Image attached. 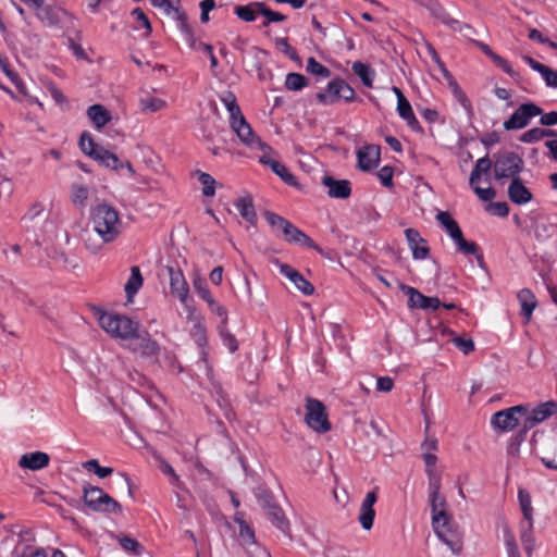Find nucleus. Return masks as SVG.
<instances>
[{
    "mask_svg": "<svg viewBox=\"0 0 557 557\" xmlns=\"http://www.w3.org/2000/svg\"><path fill=\"white\" fill-rule=\"evenodd\" d=\"M441 483L428 484L429 504L432 512V525L434 532L454 554H459L462 549V533L455 525L451 517L447 512V502L441 494Z\"/></svg>",
    "mask_w": 557,
    "mask_h": 557,
    "instance_id": "obj_1",
    "label": "nucleus"
},
{
    "mask_svg": "<svg viewBox=\"0 0 557 557\" xmlns=\"http://www.w3.org/2000/svg\"><path fill=\"white\" fill-rule=\"evenodd\" d=\"M94 232L85 231V247L92 253L99 252L106 244L114 242L122 231L119 212L110 205L101 203L91 211Z\"/></svg>",
    "mask_w": 557,
    "mask_h": 557,
    "instance_id": "obj_2",
    "label": "nucleus"
},
{
    "mask_svg": "<svg viewBox=\"0 0 557 557\" xmlns=\"http://www.w3.org/2000/svg\"><path fill=\"white\" fill-rule=\"evenodd\" d=\"M221 101L230 113L231 128L239 140L249 148L257 146L262 149L268 148V145L255 134L251 126L246 121L237 104L235 95L232 91H226L221 96Z\"/></svg>",
    "mask_w": 557,
    "mask_h": 557,
    "instance_id": "obj_3",
    "label": "nucleus"
},
{
    "mask_svg": "<svg viewBox=\"0 0 557 557\" xmlns=\"http://www.w3.org/2000/svg\"><path fill=\"white\" fill-rule=\"evenodd\" d=\"M98 322L101 329L111 337L122 341H129L136 336V332L139 330L138 322L126 315L112 312L100 311Z\"/></svg>",
    "mask_w": 557,
    "mask_h": 557,
    "instance_id": "obj_4",
    "label": "nucleus"
},
{
    "mask_svg": "<svg viewBox=\"0 0 557 557\" xmlns=\"http://www.w3.org/2000/svg\"><path fill=\"white\" fill-rule=\"evenodd\" d=\"M436 220L454 240L458 251L463 255H474L480 263L483 262V255L481 253L479 246L474 242H467L465 239L461 228L449 212L440 211L436 214Z\"/></svg>",
    "mask_w": 557,
    "mask_h": 557,
    "instance_id": "obj_5",
    "label": "nucleus"
},
{
    "mask_svg": "<svg viewBox=\"0 0 557 557\" xmlns=\"http://www.w3.org/2000/svg\"><path fill=\"white\" fill-rule=\"evenodd\" d=\"M79 148L85 154L92 158L100 165L107 169L116 171L120 168H123V162L119 157L96 144L89 133H83L81 135Z\"/></svg>",
    "mask_w": 557,
    "mask_h": 557,
    "instance_id": "obj_6",
    "label": "nucleus"
},
{
    "mask_svg": "<svg viewBox=\"0 0 557 557\" xmlns=\"http://www.w3.org/2000/svg\"><path fill=\"white\" fill-rule=\"evenodd\" d=\"M84 504L96 512H121L122 506L98 486L85 484L83 486Z\"/></svg>",
    "mask_w": 557,
    "mask_h": 557,
    "instance_id": "obj_7",
    "label": "nucleus"
},
{
    "mask_svg": "<svg viewBox=\"0 0 557 557\" xmlns=\"http://www.w3.org/2000/svg\"><path fill=\"white\" fill-rule=\"evenodd\" d=\"M524 168L523 159L512 151L499 152L495 157L493 164L494 177L500 180L519 178V174Z\"/></svg>",
    "mask_w": 557,
    "mask_h": 557,
    "instance_id": "obj_8",
    "label": "nucleus"
},
{
    "mask_svg": "<svg viewBox=\"0 0 557 557\" xmlns=\"http://www.w3.org/2000/svg\"><path fill=\"white\" fill-rule=\"evenodd\" d=\"M305 408V421L311 430L318 433H326L331 430L325 406L320 400L307 397Z\"/></svg>",
    "mask_w": 557,
    "mask_h": 557,
    "instance_id": "obj_9",
    "label": "nucleus"
},
{
    "mask_svg": "<svg viewBox=\"0 0 557 557\" xmlns=\"http://www.w3.org/2000/svg\"><path fill=\"white\" fill-rule=\"evenodd\" d=\"M356 92L354 88L344 79L335 78L327 84V89L324 92L318 94V99L324 104H332L335 101L343 99L350 102L355 99Z\"/></svg>",
    "mask_w": 557,
    "mask_h": 557,
    "instance_id": "obj_10",
    "label": "nucleus"
},
{
    "mask_svg": "<svg viewBox=\"0 0 557 557\" xmlns=\"http://www.w3.org/2000/svg\"><path fill=\"white\" fill-rule=\"evenodd\" d=\"M528 406L517 405L495 412L491 418L492 426L499 432L512 431L519 424V414L527 413Z\"/></svg>",
    "mask_w": 557,
    "mask_h": 557,
    "instance_id": "obj_11",
    "label": "nucleus"
},
{
    "mask_svg": "<svg viewBox=\"0 0 557 557\" xmlns=\"http://www.w3.org/2000/svg\"><path fill=\"white\" fill-rule=\"evenodd\" d=\"M426 49H428V52L431 55L432 60L438 65L442 73L447 78L448 86H449L454 97L456 98V100L466 110L468 115H472L473 110H472V106H471L469 98L466 96V94L460 88L458 83L454 79L451 74L447 71V69L445 67L444 63L441 61V58H440L438 53L436 52V50L434 49V47L430 44H426Z\"/></svg>",
    "mask_w": 557,
    "mask_h": 557,
    "instance_id": "obj_12",
    "label": "nucleus"
},
{
    "mask_svg": "<svg viewBox=\"0 0 557 557\" xmlns=\"http://www.w3.org/2000/svg\"><path fill=\"white\" fill-rule=\"evenodd\" d=\"M542 114V109L533 102L520 104L516 111L504 122L506 131L522 129L529 125L531 119Z\"/></svg>",
    "mask_w": 557,
    "mask_h": 557,
    "instance_id": "obj_13",
    "label": "nucleus"
},
{
    "mask_svg": "<svg viewBox=\"0 0 557 557\" xmlns=\"http://www.w3.org/2000/svg\"><path fill=\"white\" fill-rule=\"evenodd\" d=\"M129 341L131 343L127 345L129 350L140 354L141 357L157 360L160 352V346L150 337L147 331L140 332L138 330L136 332V336Z\"/></svg>",
    "mask_w": 557,
    "mask_h": 557,
    "instance_id": "obj_14",
    "label": "nucleus"
},
{
    "mask_svg": "<svg viewBox=\"0 0 557 557\" xmlns=\"http://www.w3.org/2000/svg\"><path fill=\"white\" fill-rule=\"evenodd\" d=\"M377 500V495L374 491L368 492L360 505L358 521L361 528L369 531L373 527L375 510L374 505Z\"/></svg>",
    "mask_w": 557,
    "mask_h": 557,
    "instance_id": "obj_15",
    "label": "nucleus"
},
{
    "mask_svg": "<svg viewBox=\"0 0 557 557\" xmlns=\"http://www.w3.org/2000/svg\"><path fill=\"white\" fill-rule=\"evenodd\" d=\"M170 276V288L172 295L176 296L183 305H186L189 296V287L183 272L180 269L168 267Z\"/></svg>",
    "mask_w": 557,
    "mask_h": 557,
    "instance_id": "obj_16",
    "label": "nucleus"
},
{
    "mask_svg": "<svg viewBox=\"0 0 557 557\" xmlns=\"http://www.w3.org/2000/svg\"><path fill=\"white\" fill-rule=\"evenodd\" d=\"M35 16L46 26H57L61 22V14H67L66 11L46 4L45 0L40 1V5L34 9Z\"/></svg>",
    "mask_w": 557,
    "mask_h": 557,
    "instance_id": "obj_17",
    "label": "nucleus"
},
{
    "mask_svg": "<svg viewBox=\"0 0 557 557\" xmlns=\"http://www.w3.org/2000/svg\"><path fill=\"white\" fill-rule=\"evenodd\" d=\"M283 236L287 243L296 244L302 247L311 248L321 251L319 246L301 230L292 224L289 221L283 228Z\"/></svg>",
    "mask_w": 557,
    "mask_h": 557,
    "instance_id": "obj_18",
    "label": "nucleus"
},
{
    "mask_svg": "<svg viewBox=\"0 0 557 557\" xmlns=\"http://www.w3.org/2000/svg\"><path fill=\"white\" fill-rule=\"evenodd\" d=\"M405 236L412 252V257L418 260L426 259L430 249L426 245V240L421 237L420 233L414 228H407L405 230Z\"/></svg>",
    "mask_w": 557,
    "mask_h": 557,
    "instance_id": "obj_19",
    "label": "nucleus"
},
{
    "mask_svg": "<svg viewBox=\"0 0 557 557\" xmlns=\"http://www.w3.org/2000/svg\"><path fill=\"white\" fill-rule=\"evenodd\" d=\"M381 150L379 146H364L357 152L358 168L362 171H371L379 165Z\"/></svg>",
    "mask_w": 557,
    "mask_h": 557,
    "instance_id": "obj_20",
    "label": "nucleus"
},
{
    "mask_svg": "<svg viewBox=\"0 0 557 557\" xmlns=\"http://www.w3.org/2000/svg\"><path fill=\"white\" fill-rule=\"evenodd\" d=\"M322 184L327 188L331 198L347 199L351 194V185L347 180H335L332 176H324Z\"/></svg>",
    "mask_w": 557,
    "mask_h": 557,
    "instance_id": "obj_21",
    "label": "nucleus"
},
{
    "mask_svg": "<svg viewBox=\"0 0 557 557\" xmlns=\"http://www.w3.org/2000/svg\"><path fill=\"white\" fill-rule=\"evenodd\" d=\"M168 16L172 17L176 21L177 26L182 34L185 36L187 42L191 46H196V38L194 36L193 29L187 21V14L181 8V1L175 0V5L171 12H168Z\"/></svg>",
    "mask_w": 557,
    "mask_h": 557,
    "instance_id": "obj_22",
    "label": "nucleus"
},
{
    "mask_svg": "<svg viewBox=\"0 0 557 557\" xmlns=\"http://www.w3.org/2000/svg\"><path fill=\"white\" fill-rule=\"evenodd\" d=\"M50 457L44 451L26 453L21 456L18 466L22 469L38 471L49 466Z\"/></svg>",
    "mask_w": 557,
    "mask_h": 557,
    "instance_id": "obj_23",
    "label": "nucleus"
},
{
    "mask_svg": "<svg viewBox=\"0 0 557 557\" xmlns=\"http://www.w3.org/2000/svg\"><path fill=\"white\" fill-rule=\"evenodd\" d=\"M517 299L520 305V314L522 315L523 323L528 324L532 319L533 311L537 307L536 297L531 289L523 288L518 292Z\"/></svg>",
    "mask_w": 557,
    "mask_h": 557,
    "instance_id": "obj_24",
    "label": "nucleus"
},
{
    "mask_svg": "<svg viewBox=\"0 0 557 557\" xmlns=\"http://www.w3.org/2000/svg\"><path fill=\"white\" fill-rule=\"evenodd\" d=\"M280 271L283 275H285L289 281L294 283L296 288L300 290L305 295H312L314 292L313 285L307 281L297 270L293 269L290 265L282 263L280 264Z\"/></svg>",
    "mask_w": 557,
    "mask_h": 557,
    "instance_id": "obj_25",
    "label": "nucleus"
},
{
    "mask_svg": "<svg viewBox=\"0 0 557 557\" xmlns=\"http://www.w3.org/2000/svg\"><path fill=\"white\" fill-rule=\"evenodd\" d=\"M139 110L143 113H156L166 109L168 103L164 99L154 96L153 94L141 90L138 98Z\"/></svg>",
    "mask_w": 557,
    "mask_h": 557,
    "instance_id": "obj_26",
    "label": "nucleus"
},
{
    "mask_svg": "<svg viewBox=\"0 0 557 557\" xmlns=\"http://www.w3.org/2000/svg\"><path fill=\"white\" fill-rule=\"evenodd\" d=\"M507 193L510 201L519 206L530 202L533 198L532 193L527 188L520 177L511 181Z\"/></svg>",
    "mask_w": 557,
    "mask_h": 557,
    "instance_id": "obj_27",
    "label": "nucleus"
},
{
    "mask_svg": "<svg viewBox=\"0 0 557 557\" xmlns=\"http://www.w3.org/2000/svg\"><path fill=\"white\" fill-rule=\"evenodd\" d=\"M397 112L399 116L406 121L407 125L413 131H422L419 121L417 120L411 104L407 100V98L400 99L397 101Z\"/></svg>",
    "mask_w": 557,
    "mask_h": 557,
    "instance_id": "obj_28",
    "label": "nucleus"
},
{
    "mask_svg": "<svg viewBox=\"0 0 557 557\" xmlns=\"http://www.w3.org/2000/svg\"><path fill=\"white\" fill-rule=\"evenodd\" d=\"M87 116L96 128L103 127L111 120L110 112L102 104H92L87 109Z\"/></svg>",
    "mask_w": 557,
    "mask_h": 557,
    "instance_id": "obj_29",
    "label": "nucleus"
},
{
    "mask_svg": "<svg viewBox=\"0 0 557 557\" xmlns=\"http://www.w3.org/2000/svg\"><path fill=\"white\" fill-rule=\"evenodd\" d=\"M235 207L248 223L255 224L257 220V214L255 211L253 202L251 196H243L238 198L235 202Z\"/></svg>",
    "mask_w": 557,
    "mask_h": 557,
    "instance_id": "obj_30",
    "label": "nucleus"
},
{
    "mask_svg": "<svg viewBox=\"0 0 557 557\" xmlns=\"http://www.w3.org/2000/svg\"><path fill=\"white\" fill-rule=\"evenodd\" d=\"M425 463V472L428 475V484L441 483L442 471L436 468L437 457L433 453L422 454Z\"/></svg>",
    "mask_w": 557,
    "mask_h": 557,
    "instance_id": "obj_31",
    "label": "nucleus"
},
{
    "mask_svg": "<svg viewBox=\"0 0 557 557\" xmlns=\"http://www.w3.org/2000/svg\"><path fill=\"white\" fill-rule=\"evenodd\" d=\"M518 499H519V505H520L524 521H528V529H532L533 528V507H532L531 495L525 490L519 488Z\"/></svg>",
    "mask_w": 557,
    "mask_h": 557,
    "instance_id": "obj_32",
    "label": "nucleus"
},
{
    "mask_svg": "<svg viewBox=\"0 0 557 557\" xmlns=\"http://www.w3.org/2000/svg\"><path fill=\"white\" fill-rule=\"evenodd\" d=\"M143 286V276L138 267H132L131 276L128 277L124 290L131 300Z\"/></svg>",
    "mask_w": 557,
    "mask_h": 557,
    "instance_id": "obj_33",
    "label": "nucleus"
},
{
    "mask_svg": "<svg viewBox=\"0 0 557 557\" xmlns=\"http://www.w3.org/2000/svg\"><path fill=\"white\" fill-rule=\"evenodd\" d=\"M351 69L366 87L371 88L373 86L375 72L369 65L361 61H356L352 63Z\"/></svg>",
    "mask_w": 557,
    "mask_h": 557,
    "instance_id": "obj_34",
    "label": "nucleus"
},
{
    "mask_svg": "<svg viewBox=\"0 0 557 557\" xmlns=\"http://www.w3.org/2000/svg\"><path fill=\"white\" fill-rule=\"evenodd\" d=\"M557 411V404L554 401H546L530 410L533 416V421L541 423Z\"/></svg>",
    "mask_w": 557,
    "mask_h": 557,
    "instance_id": "obj_35",
    "label": "nucleus"
},
{
    "mask_svg": "<svg viewBox=\"0 0 557 557\" xmlns=\"http://www.w3.org/2000/svg\"><path fill=\"white\" fill-rule=\"evenodd\" d=\"M492 169V161L487 156L476 160L473 170L471 171L469 183L470 185L476 184L483 174H488Z\"/></svg>",
    "mask_w": 557,
    "mask_h": 557,
    "instance_id": "obj_36",
    "label": "nucleus"
},
{
    "mask_svg": "<svg viewBox=\"0 0 557 557\" xmlns=\"http://www.w3.org/2000/svg\"><path fill=\"white\" fill-rule=\"evenodd\" d=\"M252 5H255L259 14L267 18V21L263 23V26H268L270 23H277L286 20V15L269 9L263 2H252Z\"/></svg>",
    "mask_w": 557,
    "mask_h": 557,
    "instance_id": "obj_37",
    "label": "nucleus"
},
{
    "mask_svg": "<svg viewBox=\"0 0 557 557\" xmlns=\"http://www.w3.org/2000/svg\"><path fill=\"white\" fill-rule=\"evenodd\" d=\"M89 197V189L87 186L74 183L71 186V200L76 207H85Z\"/></svg>",
    "mask_w": 557,
    "mask_h": 557,
    "instance_id": "obj_38",
    "label": "nucleus"
},
{
    "mask_svg": "<svg viewBox=\"0 0 557 557\" xmlns=\"http://www.w3.org/2000/svg\"><path fill=\"white\" fill-rule=\"evenodd\" d=\"M398 287L408 296V307L409 308H421V305L425 298L423 294H421L414 287L408 286L404 283H398Z\"/></svg>",
    "mask_w": 557,
    "mask_h": 557,
    "instance_id": "obj_39",
    "label": "nucleus"
},
{
    "mask_svg": "<svg viewBox=\"0 0 557 557\" xmlns=\"http://www.w3.org/2000/svg\"><path fill=\"white\" fill-rule=\"evenodd\" d=\"M535 236L539 240L545 242L557 235V224L547 221H539L535 225Z\"/></svg>",
    "mask_w": 557,
    "mask_h": 557,
    "instance_id": "obj_40",
    "label": "nucleus"
},
{
    "mask_svg": "<svg viewBox=\"0 0 557 557\" xmlns=\"http://www.w3.org/2000/svg\"><path fill=\"white\" fill-rule=\"evenodd\" d=\"M267 515L277 529L284 533L288 531V522L285 519L282 509L277 505L270 506V509L267 510Z\"/></svg>",
    "mask_w": 557,
    "mask_h": 557,
    "instance_id": "obj_41",
    "label": "nucleus"
},
{
    "mask_svg": "<svg viewBox=\"0 0 557 557\" xmlns=\"http://www.w3.org/2000/svg\"><path fill=\"white\" fill-rule=\"evenodd\" d=\"M83 468L87 471H92L100 479H104L113 473V468L101 467L97 459L85 461Z\"/></svg>",
    "mask_w": 557,
    "mask_h": 557,
    "instance_id": "obj_42",
    "label": "nucleus"
},
{
    "mask_svg": "<svg viewBox=\"0 0 557 557\" xmlns=\"http://www.w3.org/2000/svg\"><path fill=\"white\" fill-rule=\"evenodd\" d=\"M307 85V78L299 73H289L286 75L285 86L288 90H300Z\"/></svg>",
    "mask_w": 557,
    "mask_h": 557,
    "instance_id": "obj_43",
    "label": "nucleus"
},
{
    "mask_svg": "<svg viewBox=\"0 0 557 557\" xmlns=\"http://www.w3.org/2000/svg\"><path fill=\"white\" fill-rule=\"evenodd\" d=\"M277 176L281 177V180L290 185V186H297V180L296 177L288 171V169L283 165L282 163H273L271 169Z\"/></svg>",
    "mask_w": 557,
    "mask_h": 557,
    "instance_id": "obj_44",
    "label": "nucleus"
},
{
    "mask_svg": "<svg viewBox=\"0 0 557 557\" xmlns=\"http://www.w3.org/2000/svg\"><path fill=\"white\" fill-rule=\"evenodd\" d=\"M199 182L202 185V194L206 197H212L215 194V180L209 174L205 172H199Z\"/></svg>",
    "mask_w": 557,
    "mask_h": 557,
    "instance_id": "obj_45",
    "label": "nucleus"
},
{
    "mask_svg": "<svg viewBox=\"0 0 557 557\" xmlns=\"http://www.w3.org/2000/svg\"><path fill=\"white\" fill-rule=\"evenodd\" d=\"M307 71L313 75H318L321 77H329L331 74V71L326 66L318 62L313 57L308 59Z\"/></svg>",
    "mask_w": 557,
    "mask_h": 557,
    "instance_id": "obj_46",
    "label": "nucleus"
},
{
    "mask_svg": "<svg viewBox=\"0 0 557 557\" xmlns=\"http://www.w3.org/2000/svg\"><path fill=\"white\" fill-rule=\"evenodd\" d=\"M117 541L124 550H126L128 553H133L135 555L140 554L141 545L139 544V542L137 540L129 537V536H120V537H117Z\"/></svg>",
    "mask_w": 557,
    "mask_h": 557,
    "instance_id": "obj_47",
    "label": "nucleus"
},
{
    "mask_svg": "<svg viewBox=\"0 0 557 557\" xmlns=\"http://www.w3.org/2000/svg\"><path fill=\"white\" fill-rule=\"evenodd\" d=\"M257 10L252 3L248 5H239L235 9V14L245 22H253L256 20Z\"/></svg>",
    "mask_w": 557,
    "mask_h": 557,
    "instance_id": "obj_48",
    "label": "nucleus"
},
{
    "mask_svg": "<svg viewBox=\"0 0 557 557\" xmlns=\"http://www.w3.org/2000/svg\"><path fill=\"white\" fill-rule=\"evenodd\" d=\"M193 286H194V289L195 292L199 295V297H201L206 302H208L209 300H211L213 297L207 286V283L203 278L201 277H196L194 281H193Z\"/></svg>",
    "mask_w": 557,
    "mask_h": 557,
    "instance_id": "obj_49",
    "label": "nucleus"
},
{
    "mask_svg": "<svg viewBox=\"0 0 557 557\" xmlns=\"http://www.w3.org/2000/svg\"><path fill=\"white\" fill-rule=\"evenodd\" d=\"M532 529H528V521L521 523V542L523 544V547L528 554L532 553L533 546H534V540L531 534Z\"/></svg>",
    "mask_w": 557,
    "mask_h": 557,
    "instance_id": "obj_50",
    "label": "nucleus"
},
{
    "mask_svg": "<svg viewBox=\"0 0 557 557\" xmlns=\"http://www.w3.org/2000/svg\"><path fill=\"white\" fill-rule=\"evenodd\" d=\"M519 416L523 417V421H522V428H521V430L518 433L516 438L519 440V441H523L527 432L529 430H531L532 428H534L537 424V422L533 421V416L531 414L529 408H528L527 413H522V414H519Z\"/></svg>",
    "mask_w": 557,
    "mask_h": 557,
    "instance_id": "obj_51",
    "label": "nucleus"
},
{
    "mask_svg": "<svg viewBox=\"0 0 557 557\" xmlns=\"http://www.w3.org/2000/svg\"><path fill=\"white\" fill-rule=\"evenodd\" d=\"M504 541L507 548V554L515 555L518 554V545L516 543V539L513 533L508 529V527L504 528Z\"/></svg>",
    "mask_w": 557,
    "mask_h": 557,
    "instance_id": "obj_52",
    "label": "nucleus"
},
{
    "mask_svg": "<svg viewBox=\"0 0 557 557\" xmlns=\"http://www.w3.org/2000/svg\"><path fill=\"white\" fill-rule=\"evenodd\" d=\"M473 189L474 194L482 200V201H491L495 198L496 191L492 187L482 188L478 186L476 184L470 185Z\"/></svg>",
    "mask_w": 557,
    "mask_h": 557,
    "instance_id": "obj_53",
    "label": "nucleus"
},
{
    "mask_svg": "<svg viewBox=\"0 0 557 557\" xmlns=\"http://www.w3.org/2000/svg\"><path fill=\"white\" fill-rule=\"evenodd\" d=\"M542 138H543L542 128L534 127V128H531V129L524 132L521 135L520 140L522 143L532 144V143H536V141L541 140Z\"/></svg>",
    "mask_w": 557,
    "mask_h": 557,
    "instance_id": "obj_54",
    "label": "nucleus"
},
{
    "mask_svg": "<svg viewBox=\"0 0 557 557\" xmlns=\"http://www.w3.org/2000/svg\"><path fill=\"white\" fill-rule=\"evenodd\" d=\"M453 342L465 355L474 350V343L471 338L455 337Z\"/></svg>",
    "mask_w": 557,
    "mask_h": 557,
    "instance_id": "obj_55",
    "label": "nucleus"
},
{
    "mask_svg": "<svg viewBox=\"0 0 557 557\" xmlns=\"http://www.w3.org/2000/svg\"><path fill=\"white\" fill-rule=\"evenodd\" d=\"M132 15L147 30V34L151 33L152 28H151L150 21H149L148 16L145 14V12L140 8H135L132 11Z\"/></svg>",
    "mask_w": 557,
    "mask_h": 557,
    "instance_id": "obj_56",
    "label": "nucleus"
},
{
    "mask_svg": "<svg viewBox=\"0 0 557 557\" xmlns=\"http://www.w3.org/2000/svg\"><path fill=\"white\" fill-rule=\"evenodd\" d=\"M263 215H264L265 221L269 223V225L273 230H275L278 225H282V224L284 227L285 224L288 223V221L286 219H284L283 216L276 214L274 212H271V211H265Z\"/></svg>",
    "mask_w": 557,
    "mask_h": 557,
    "instance_id": "obj_57",
    "label": "nucleus"
},
{
    "mask_svg": "<svg viewBox=\"0 0 557 557\" xmlns=\"http://www.w3.org/2000/svg\"><path fill=\"white\" fill-rule=\"evenodd\" d=\"M393 174H394V171L391 166H383L377 172V177L381 181L383 186L392 187L393 186Z\"/></svg>",
    "mask_w": 557,
    "mask_h": 557,
    "instance_id": "obj_58",
    "label": "nucleus"
},
{
    "mask_svg": "<svg viewBox=\"0 0 557 557\" xmlns=\"http://www.w3.org/2000/svg\"><path fill=\"white\" fill-rule=\"evenodd\" d=\"M541 75L548 87L557 88V71L545 66Z\"/></svg>",
    "mask_w": 557,
    "mask_h": 557,
    "instance_id": "obj_59",
    "label": "nucleus"
},
{
    "mask_svg": "<svg viewBox=\"0 0 557 557\" xmlns=\"http://www.w3.org/2000/svg\"><path fill=\"white\" fill-rule=\"evenodd\" d=\"M488 210L497 215V216H502V218H505L508 215L509 213V208H508V205L504 201H499V202H493L488 206Z\"/></svg>",
    "mask_w": 557,
    "mask_h": 557,
    "instance_id": "obj_60",
    "label": "nucleus"
},
{
    "mask_svg": "<svg viewBox=\"0 0 557 557\" xmlns=\"http://www.w3.org/2000/svg\"><path fill=\"white\" fill-rule=\"evenodd\" d=\"M207 304H208L209 309L211 310V312H213L216 315H219L222 319L223 323H226V321H227V311H226V309L223 306H221L220 304H218L214 298L209 300Z\"/></svg>",
    "mask_w": 557,
    "mask_h": 557,
    "instance_id": "obj_61",
    "label": "nucleus"
},
{
    "mask_svg": "<svg viewBox=\"0 0 557 557\" xmlns=\"http://www.w3.org/2000/svg\"><path fill=\"white\" fill-rule=\"evenodd\" d=\"M493 62L500 67L505 73H507L511 77H516L517 73L513 71L509 62L502 58L500 55L496 54L494 55Z\"/></svg>",
    "mask_w": 557,
    "mask_h": 557,
    "instance_id": "obj_62",
    "label": "nucleus"
},
{
    "mask_svg": "<svg viewBox=\"0 0 557 557\" xmlns=\"http://www.w3.org/2000/svg\"><path fill=\"white\" fill-rule=\"evenodd\" d=\"M394 386V382L389 376H380L376 381V389L379 392H391Z\"/></svg>",
    "mask_w": 557,
    "mask_h": 557,
    "instance_id": "obj_63",
    "label": "nucleus"
},
{
    "mask_svg": "<svg viewBox=\"0 0 557 557\" xmlns=\"http://www.w3.org/2000/svg\"><path fill=\"white\" fill-rule=\"evenodd\" d=\"M441 305H442V302L437 297L425 296L420 309L426 310V311L428 310L435 311L441 307Z\"/></svg>",
    "mask_w": 557,
    "mask_h": 557,
    "instance_id": "obj_64",
    "label": "nucleus"
}]
</instances>
